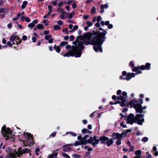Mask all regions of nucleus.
Returning a JSON list of instances; mask_svg holds the SVG:
<instances>
[{
  "mask_svg": "<svg viewBox=\"0 0 158 158\" xmlns=\"http://www.w3.org/2000/svg\"><path fill=\"white\" fill-rule=\"evenodd\" d=\"M57 23L58 24L61 25L63 24V22L61 20H59L57 22Z\"/></svg>",
  "mask_w": 158,
  "mask_h": 158,
  "instance_id": "c03bdc74",
  "label": "nucleus"
},
{
  "mask_svg": "<svg viewBox=\"0 0 158 158\" xmlns=\"http://www.w3.org/2000/svg\"><path fill=\"white\" fill-rule=\"evenodd\" d=\"M122 95L125 97H126V95H127V93L125 92H123L122 93Z\"/></svg>",
  "mask_w": 158,
  "mask_h": 158,
  "instance_id": "3c124183",
  "label": "nucleus"
},
{
  "mask_svg": "<svg viewBox=\"0 0 158 158\" xmlns=\"http://www.w3.org/2000/svg\"><path fill=\"white\" fill-rule=\"evenodd\" d=\"M74 36H72V35H71L70 36V38H69L70 40H71V41H72L73 40H74Z\"/></svg>",
  "mask_w": 158,
  "mask_h": 158,
  "instance_id": "8fccbe9b",
  "label": "nucleus"
},
{
  "mask_svg": "<svg viewBox=\"0 0 158 158\" xmlns=\"http://www.w3.org/2000/svg\"><path fill=\"white\" fill-rule=\"evenodd\" d=\"M96 138L97 137L96 136H94V141L92 143V145L94 146L98 144L99 141H101V143L105 144L106 143L105 142V141L108 140L109 139L108 137L105 136L101 137L98 139H96Z\"/></svg>",
  "mask_w": 158,
  "mask_h": 158,
  "instance_id": "20e7f679",
  "label": "nucleus"
},
{
  "mask_svg": "<svg viewBox=\"0 0 158 158\" xmlns=\"http://www.w3.org/2000/svg\"><path fill=\"white\" fill-rule=\"evenodd\" d=\"M7 44L10 47H12V44H11L10 42V41H8L7 42Z\"/></svg>",
  "mask_w": 158,
  "mask_h": 158,
  "instance_id": "e2e57ef3",
  "label": "nucleus"
},
{
  "mask_svg": "<svg viewBox=\"0 0 158 158\" xmlns=\"http://www.w3.org/2000/svg\"><path fill=\"white\" fill-rule=\"evenodd\" d=\"M72 156L73 157L75 158H79L80 157L81 155L79 154H73L72 155Z\"/></svg>",
  "mask_w": 158,
  "mask_h": 158,
  "instance_id": "7c9ffc66",
  "label": "nucleus"
},
{
  "mask_svg": "<svg viewBox=\"0 0 158 158\" xmlns=\"http://www.w3.org/2000/svg\"><path fill=\"white\" fill-rule=\"evenodd\" d=\"M81 143H80V142L77 141L74 144V146H76L77 145H81Z\"/></svg>",
  "mask_w": 158,
  "mask_h": 158,
  "instance_id": "f704fd0d",
  "label": "nucleus"
},
{
  "mask_svg": "<svg viewBox=\"0 0 158 158\" xmlns=\"http://www.w3.org/2000/svg\"><path fill=\"white\" fill-rule=\"evenodd\" d=\"M108 7V6L107 4H105L104 5H100V7L101 9H104V8H107Z\"/></svg>",
  "mask_w": 158,
  "mask_h": 158,
  "instance_id": "4be33fe9",
  "label": "nucleus"
},
{
  "mask_svg": "<svg viewBox=\"0 0 158 158\" xmlns=\"http://www.w3.org/2000/svg\"><path fill=\"white\" fill-rule=\"evenodd\" d=\"M102 19V18H101V16L100 15H99L98 16V17H97V21L98 22H99Z\"/></svg>",
  "mask_w": 158,
  "mask_h": 158,
  "instance_id": "4c0bfd02",
  "label": "nucleus"
},
{
  "mask_svg": "<svg viewBox=\"0 0 158 158\" xmlns=\"http://www.w3.org/2000/svg\"><path fill=\"white\" fill-rule=\"evenodd\" d=\"M136 110V113L138 112L141 113L143 112L142 109V106L139 103H137L134 107Z\"/></svg>",
  "mask_w": 158,
  "mask_h": 158,
  "instance_id": "9b49d317",
  "label": "nucleus"
},
{
  "mask_svg": "<svg viewBox=\"0 0 158 158\" xmlns=\"http://www.w3.org/2000/svg\"><path fill=\"white\" fill-rule=\"evenodd\" d=\"M88 131V129H83L82 130V132L83 134L87 132V131Z\"/></svg>",
  "mask_w": 158,
  "mask_h": 158,
  "instance_id": "c9c22d12",
  "label": "nucleus"
},
{
  "mask_svg": "<svg viewBox=\"0 0 158 158\" xmlns=\"http://www.w3.org/2000/svg\"><path fill=\"white\" fill-rule=\"evenodd\" d=\"M96 12V8L95 7L93 6L92 7L91 10V13L92 14H94Z\"/></svg>",
  "mask_w": 158,
  "mask_h": 158,
  "instance_id": "bb28decb",
  "label": "nucleus"
},
{
  "mask_svg": "<svg viewBox=\"0 0 158 158\" xmlns=\"http://www.w3.org/2000/svg\"><path fill=\"white\" fill-rule=\"evenodd\" d=\"M27 4V2L26 1L23 2V4L22 5V9H24L25 8Z\"/></svg>",
  "mask_w": 158,
  "mask_h": 158,
  "instance_id": "a878e982",
  "label": "nucleus"
},
{
  "mask_svg": "<svg viewBox=\"0 0 158 158\" xmlns=\"http://www.w3.org/2000/svg\"><path fill=\"white\" fill-rule=\"evenodd\" d=\"M30 152V149L27 148H25L23 150H21V148H20L18 149V151L16 152V154L17 156L20 157L21 155H22L23 154H25L27 153H29Z\"/></svg>",
  "mask_w": 158,
  "mask_h": 158,
  "instance_id": "0eeeda50",
  "label": "nucleus"
},
{
  "mask_svg": "<svg viewBox=\"0 0 158 158\" xmlns=\"http://www.w3.org/2000/svg\"><path fill=\"white\" fill-rule=\"evenodd\" d=\"M52 35H46L45 36V39L48 40V43H52L53 42V39L52 38Z\"/></svg>",
  "mask_w": 158,
  "mask_h": 158,
  "instance_id": "f8f14e48",
  "label": "nucleus"
},
{
  "mask_svg": "<svg viewBox=\"0 0 158 158\" xmlns=\"http://www.w3.org/2000/svg\"><path fill=\"white\" fill-rule=\"evenodd\" d=\"M121 92L122 91L120 90H118L117 92V95H119L121 94Z\"/></svg>",
  "mask_w": 158,
  "mask_h": 158,
  "instance_id": "680f3d73",
  "label": "nucleus"
},
{
  "mask_svg": "<svg viewBox=\"0 0 158 158\" xmlns=\"http://www.w3.org/2000/svg\"><path fill=\"white\" fill-rule=\"evenodd\" d=\"M16 38V36L15 35H12L10 38V40L12 41H14L15 39Z\"/></svg>",
  "mask_w": 158,
  "mask_h": 158,
  "instance_id": "6ab92c4d",
  "label": "nucleus"
},
{
  "mask_svg": "<svg viewBox=\"0 0 158 158\" xmlns=\"http://www.w3.org/2000/svg\"><path fill=\"white\" fill-rule=\"evenodd\" d=\"M134 147L133 146H131L130 147V151L129 152H130L131 151H134Z\"/></svg>",
  "mask_w": 158,
  "mask_h": 158,
  "instance_id": "864d4df0",
  "label": "nucleus"
},
{
  "mask_svg": "<svg viewBox=\"0 0 158 158\" xmlns=\"http://www.w3.org/2000/svg\"><path fill=\"white\" fill-rule=\"evenodd\" d=\"M37 23L38 20L37 19L33 21L32 23L29 24L28 26L29 27L32 28V27H34L35 25L37 24Z\"/></svg>",
  "mask_w": 158,
  "mask_h": 158,
  "instance_id": "ddd939ff",
  "label": "nucleus"
},
{
  "mask_svg": "<svg viewBox=\"0 0 158 158\" xmlns=\"http://www.w3.org/2000/svg\"><path fill=\"white\" fill-rule=\"evenodd\" d=\"M113 25L112 24H109L108 25V27L109 29H111L112 28H113Z\"/></svg>",
  "mask_w": 158,
  "mask_h": 158,
  "instance_id": "052dcab7",
  "label": "nucleus"
},
{
  "mask_svg": "<svg viewBox=\"0 0 158 158\" xmlns=\"http://www.w3.org/2000/svg\"><path fill=\"white\" fill-rule=\"evenodd\" d=\"M123 135L124 133L120 134L118 133H115V132L113 133L112 134L113 139H123Z\"/></svg>",
  "mask_w": 158,
  "mask_h": 158,
  "instance_id": "9d476101",
  "label": "nucleus"
},
{
  "mask_svg": "<svg viewBox=\"0 0 158 158\" xmlns=\"http://www.w3.org/2000/svg\"><path fill=\"white\" fill-rule=\"evenodd\" d=\"M37 28L39 29H43L44 28L42 24H39L37 26Z\"/></svg>",
  "mask_w": 158,
  "mask_h": 158,
  "instance_id": "393cba45",
  "label": "nucleus"
},
{
  "mask_svg": "<svg viewBox=\"0 0 158 158\" xmlns=\"http://www.w3.org/2000/svg\"><path fill=\"white\" fill-rule=\"evenodd\" d=\"M131 131V130L128 129L126 131V132L125 133H124V134H125V136H126L127 133L130 132Z\"/></svg>",
  "mask_w": 158,
  "mask_h": 158,
  "instance_id": "09e8293b",
  "label": "nucleus"
},
{
  "mask_svg": "<svg viewBox=\"0 0 158 158\" xmlns=\"http://www.w3.org/2000/svg\"><path fill=\"white\" fill-rule=\"evenodd\" d=\"M62 31L63 32H65L68 34V29L67 28H65V29H63Z\"/></svg>",
  "mask_w": 158,
  "mask_h": 158,
  "instance_id": "79ce46f5",
  "label": "nucleus"
},
{
  "mask_svg": "<svg viewBox=\"0 0 158 158\" xmlns=\"http://www.w3.org/2000/svg\"><path fill=\"white\" fill-rule=\"evenodd\" d=\"M54 48L56 50V52L58 53L60 51V48L59 46L56 47V45H55L54 47Z\"/></svg>",
  "mask_w": 158,
  "mask_h": 158,
  "instance_id": "b1692460",
  "label": "nucleus"
},
{
  "mask_svg": "<svg viewBox=\"0 0 158 158\" xmlns=\"http://www.w3.org/2000/svg\"><path fill=\"white\" fill-rule=\"evenodd\" d=\"M54 155L53 154H51L49 156L48 158H54Z\"/></svg>",
  "mask_w": 158,
  "mask_h": 158,
  "instance_id": "bf43d9fd",
  "label": "nucleus"
},
{
  "mask_svg": "<svg viewBox=\"0 0 158 158\" xmlns=\"http://www.w3.org/2000/svg\"><path fill=\"white\" fill-rule=\"evenodd\" d=\"M151 64L149 63H147L145 65H142L140 66H138L133 68L132 70L133 72H136V73H135V75L137 73H141L142 72L140 70H144L145 69L149 70L150 69Z\"/></svg>",
  "mask_w": 158,
  "mask_h": 158,
  "instance_id": "7ed1b4c3",
  "label": "nucleus"
},
{
  "mask_svg": "<svg viewBox=\"0 0 158 158\" xmlns=\"http://www.w3.org/2000/svg\"><path fill=\"white\" fill-rule=\"evenodd\" d=\"M126 97H124L123 96L121 95L118 96L117 97V99L118 100H120L122 101V102H125L126 101Z\"/></svg>",
  "mask_w": 158,
  "mask_h": 158,
  "instance_id": "dca6fc26",
  "label": "nucleus"
},
{
  "mask_svg": "<svg viewBox=\"0 0 158 158\" xmlns=\"http://www.w3.org/2000/svg\"><path fill=\"white\" fill-rule=\"evenodd\" d=\"M151 155L150 154L148 153L146 155L147 158H151Z\"/></svg>",
  "mask_w": 158,
  "mask_h": 158,
  "instance_id": "6e6d98bb",
  "label": "nucleus"
},
{
  "mask_svg": "<svg viewBox=\"0 0 158 158\" xmlns=\"http://www.w3.org/2000/svg\"><path fill=\"white\" fill-rule=\"evenodd\" d=\"M73 43L74 45L72 46L69 45L66 46V49L70 50L63 55L64 57L74 56L75 57H79L81 56L82 50L84 48L83 45L84 44H85L83 35L81 38H77Z\"/></svg>",
  "mask_w": 158,
  "mask_h": 158,
  "instance_id": "f03ea898",
  "label": "nucleus"
},
{
  "mask_svg": "<svg viewBox=\"0 0 158 158\" xmlns=\"http://www.w3.org/2000/svg\"><path fill=\"white\" fill-rule=\"evenodd\" d=\"M148 139L147 137H144L142 139V141L143 142H146L148 141Z\"/></svg>",
  "mask_w": 158,
  "mask_h": 158,
  "instance_id": "72a5a7b5",
  "label": "nucleus"
},
{
  "mask_svg": "<svg viewBox=\"0 0 158 158\" xmlns=\"http://www.w3.org/2000/svg\"><path fill=\"white\" fill-rule=\"evenodd\" d=\"M86 24L87 25H88V27L91 26L93 24L91 22H90L89 21H87L86 23Z\"/></svg>",
  "mask_w": 158,
  "mask_h": 158,
  "instance_id": "473e14b6",
  "label": "nucleus"
},
{
  "mask_svg": "<svg viewBox=\"0 0 158 158\" xmlns=\"http://www.w3.org/2000/svg\"><path fill=\"white\" fill-rule=\"evenodd\" d=\"M25 20L27 22L29 23L30 21V19L27 17H26Z\"/></svg>",
  "mask_w": 158,
  "mask_h": 158,
  "instance_id": "ea45409f",
  "label": "nucleus"
},
{
  "mask_svg": "<svg viewBox=\"0 0 158 158\" xmlns=\"http://www.w3.org/2000/svg\"><path fill=\"white\" fill-rule=\"evenodd\" d=\"M73 17V15H72V13H70L69 14L68 17H69V19H71V18H72Z\"/></svg>",
  "mask_w": 158,
  "mask_h": 158,
  "instance_id": "774afa93",
  "label": "nucleus"
},
{
  "mask_svg": "<svg viewBox=\"0 0 158 158\" xmlns=\"http://www.w3.org/2000/svg\"><path fill=\"white\" fill-rule=\"evenodd\" d=\"M65 14V12L64 11H63L61 12L60 17V19H65V18L64 16V15Z\"/></svg>",
  "mask_w": 158,
  "mask_h": 158,
  "instance_id": "412c9836",
  "label": "nucleus"
},
{
  "mask_svg": "<svg viewBox=\"0 0 158 158\" xmlns=\"http://www.w3.org/2000/svg\"><path fill=\"white\" fill-rule=\"evenodd\" d=\"M69 134L71 135H72V136H77V134L76 133H73V132H67L66 133V134Z\"/></svg>",
  "mask_w": 158,
  "mask_h": 158,
  "instance_id": "c756f323",
  "label": "nucleus"
},
{
  "mask_svg": "<svg viewBox=\"0 0 158 158\" xmlns=\"http://www.w3.org/2000/svg\"><path fill=\"white\" fill-rule=\"evenodd\" d=\"M113 143V139H109L106 142V144L108 146H110L112 145Z\"/></svg>",
  "mask_w": 158,
  "mask_h": 158,
  "instance_id": "f3484780",
  "label": "nucleus"
},
{
  "mask_svg": "<svg viewBox=\"0 0 158 158\" xmlns=\"http://www.w3.org/2000/svg\"><path fill=\"white\" fill-rule=\"evenodd\" d=\"M129 65L131 68H133L134 66V64L133 62L131 61L129 63Z\"/></svg>",
  "mask_w": 158,
  "mask_h": 158,
  "instance_id": "a19ab883",
  "label": "nucleus"
},
{
  "mask_svg": "<svg viewBox=\"0 0 158 158\" xmlns=\"http://www.w3.org/2000/svg\"><path fill=\"white\" fill-rule=\"evenodd\" d=\"M89 16L88 15H83V18L85 20L88 19L89 18Z\"/></svg>",
  "mask_w": 158,
  "mask_h": 158,
  "instance_id": "a18cd8bd",
  "label": "nucleus"
},
{
  "mask_svg": "<svg viewBox=\"0 0 158 158\" xmlns=\"http://www.w3.org/2000/svg\"><path fill=\"white\" fill-rule=\"evenodd\" d=\"M27 36L26 35H24L22 37V39L24 40H27Z\"/></svg>",
  "mask_w": 158,
  "mask_h": 158,
  "instance_id": "4d7b16f0",
  "label": "nucleus"
},
{
  "mask_svg": "<svg viewBox=\"0 0 158 158\" xmlns=\"http://www.w3.org/2000/svg\"><path fill=\"white\" fill-rule=\"evenodd\" d=\"M56 135V132H54L53 133H51V134L50 135V136L52 137H54Z\"/></svg>",
  "mask_w": 158,
  "mask_h": 158,
  "instance_id": "58836bf2",
  "label": "nucleus"
},
{
  "mask_svg": "<svg viewBox=\"0 0 158 158\" xmlns=\"http://www.w3.org/2000/svg\"><path fill=\"white\" fill-rule=\"evenodd\" d=\"M78 26H77L75 25L73 28V30L75 31V30H77L78 29Z\"/></svg>",
  "mask_w": 158,
  "mask_h": 158,
  "instance_id": "49530a36",
  "label": "nucleus"
},
{
  "mask_svg": "<svg viewBox=\"0 0 158 158\" xmlns=\"http://www.w3.org/2000/svg\"><path fill=\"white\" fill-rule=\"evenodd\" d=\"M89 137L88 135H86L84 137H82V139L81 140V144H86L87 143H92L94 142V137H90L89 138V139L86 140V139Z\"/></svg>",
  "mask_w": 158,
  "mask_h": 158,
  "instance_id": "423d86ee",
  "label": "nucleus"
},
{
  "mask_svg": "<svg viewBox=\"0 0 158 158\" xmlns=\"http://www.w3.org/2000/svg\"><path fill=\"white\" fill-rule=\"evenodd\" d=\"M62 156L65 158H70L69 156L66 153L64 152H62L61 153Z\"/></svg>",
  "mask_w": 158,
  "mask_h": 158,
  "instance_id": "aec40b11",
  "label": "nucleus"
},
{
  "mask_svg": "<svg viewBox=\"0 0 158 158\" xmlns=\"http://www.w3.org/2000/svg\"><path fill=\"white\" fill-rule=\"evenodd\" d=\"M49 32L48 31L46 30L44 31V33L45 35H47L49 34Z\"/></svg>",
  "mask_w": 158,
  "mask_h": 158,
  "instance_id": "0e129e2a",
  "label": "nucleus"
},
{
  "mask_svg": "<svg viewBox=\"0 0 158 158\" xmlns=\"http://www.w3.org/2000/svg\"><path fill=\"white\" fill-rule=\"evenodd\" d=\"M137 102H138L135 99H134L129 102V104L134 107L137 104Z\"/></svg>",
  "mask_w": 158,
  "mask_h": 158,
  "instance_id": "2eb2a0df",
  "label": "nucleus"
},
{
  "mask_svg": "<svg viewBox=\"0 0 158 158\" xmlns=\"http://www.w3.org/2000/svg\"><path fill=\"white\" fill-rule=\"evenodd\" d=\"M106 31H104V32L98 33L96 32V35L94 36L91 40V35L90 34L86 33L83 35L85 44L88 45L89 44L93 45L94 50L96 52L99 51L102 52L101 45L102 44L105 38V35Z\"/></svg>",
  "mask_w": 158,
  "mask_h": 158,
  "instance_id": "f257e3e1",
  "label": "nucleus"
},
{
  "mask_svg": "<svg viewBox=\"0 0 158 158\" xmlns=\"http://www.w3.org/2000/svg\"><path fill=\"white\" fill-rule=\"evenodd\" d=\"M77 6L76 4H75V3H73L72 7L73 9L75 8H76L77 7Z\"/></svg>",
  "mask_w": 158,
  "mask_h": 158,
  "instance_id": "37998d69",
  "label": "nucleus"
},
{
  "mask_svg": "<svg viewBox=\"0 0 158 158\" xmlns=\"http://www.w3.org/2000/svg\"><path fill=\"white\" fill-rule=\"evenodd\" d=\"M36 38L35 37H33L32 38V40L33 42H35L36 41Z\"/></svg>",
  "mask_w": 158,
  "mask_h": 158,
  "instance_id": "13d9d810",
  "label": "nucleus"
},
{
  "mask_svg": "<svg viewBox=\"0 0 158 158\" xmlns=\"http://www.w3.org/2000/svg\"><path fill=\"white\" fill-rule=\"evenodd\" d=\"M26 17H25L24 16H22L21 17L20 19L22 21H23L25 19Z\"/></svg>",
  "mask_w": 158,
  "mask_h": 158,
  "instance_id": "603ef678",
  "label": "nucleus"
},
{
  "mask_svg": "<svg viewBox=\"0 0 158 158\" xmlns=\"http://www.w3.org/2000/svg\"><path fill=\"white\" fill-rule=\"evenodd\" d=\"M72 150L71 148L69 147H67L66 148H64L63 149V150L64 152H67L68 151H69Z\"/></svg>",
  "mask_w": 158,
  "mask_h": 158,
  "instance_id": "cd10ccee",
  "label": "nucleus"
},
{
  "mask_svg": "<svg viewBox=\"0 0 158 158\" xmlns=\"http://www.w3.org/2000/svg\"><path fill=\"white\" fill-rule=\"evenodd\" d=\"M68 44V42L67 41L61 42L60 44V45L62 46H63L64 45L67 44Z\"/></svg>",
  "mask_w": 158,
  "mask_h": 158,
  "instance_id": "c85d7f7f",
  "label": "nucleus"
},
{
  "mask_svg": "<svg viewBox=\"0 0 158 158\" xmlns=\"http://www.w3.org/2000/svg\"><path fill=\"white\" fill-rule=\"evenodd\" d=\"M125 102H122V103L121 104V106L122 107H123L125 106Z\"/></svg>",
  "mask_w": 158,
  "mask_h": 158,
  "instance_id": "338daca9",
  "label": "nucleus"
},
{
  "mask_svg": "<svg viewBox=\"0 0 158 158\" xmlns=\"http://www.w3.org/2000/svg\"><path fill=\"white\" fill-rule=\"evenodd\" d=\"M127 123L131 124H132L135 123V116L132 114H130L128 115L127 118Z\"/></svg>",
  "mask_w": 158,
  "mask_h": 158,
  "instance_id": "6e6552de",
  "label": "nucleus"
},
{
  "mask_svg": "<svg viewBox=\"0 0 158 158\" xmlns=\"http://www.w3.org/2000/svg\"><path fill=\"white\" fill-rule=\"evenodd\" d=\"M142 152L139 150H138L137 151L135 152V153L137 156H140V155L141 154Z\"/></svg>",
  "mask_w": 158,
  "mask_h": 158,
  "instance_id": "5701e85b",
  "label": "nucleus"
},
{
  "mask_svg": "<svg viewBox=\"0 0 158 158\" xmlns=\"http://www.w3.org/2000/svg\"><path fill=\"white\" fill-rule=\"evenodd\" d=\"M144 115L142 114H138L135 116V123H137L138 125H142L144 120L143 118Z\"/></svg>",
  "mask_w": 158,
  "mask_h": 158,
  "instance_id": "39448f33",
  "label": "nucleus"
},
{
  "mask_svg": "<svg viewBox=\"0 0 158 158\" xmlns=\"http://www.w3.org/2000/svg\"><path fill=\"white\" fill-rule=\"evenodd\" d=\"M112 99L113 100H116L117 99V97L116 96L114 95L112 96Z\"/></svg>",
  "mask_w": 158,
  "mask_h": 158,
  "instance_id": "69168bd1",
  "label": "nucleus"
},
{
  "mask_svg": "<svg viewBox=\"0 0 158 158\" xmlns=\"http://www.w3.org/2000/svg\"><path fill=\"white\" fill-rule=\"evenodd\" d=\"M135 75V74L134 73H128L127 76V78H126V79L129 80L132 77H134Z\"/></svg>",
  "mask_w": 158,
  "mask_h": 158,
  "instance_id": "4468645a",
  "label": "nucleus"
},
{
  "mask_svg": "<svg viewBox=\"0 0 158 158\" xmlns=\"http://www.w3.org/2000/svg\"><path fill=\"white\" fill-rule=\"evenodd\" d=\"M121 139H118V140L117 141L116 144L117 145H120L121 144Z\"/></svg>",
  "mask_w": 158,
  "mask_h": 158,
  "instance_id": "e433bc0d",
  "label": "nucleus"
},
{
  "mask_svg": "<svg viewBox=\"0 0 158 158\" xmlns=\"http://www.w3.org/2000/svg\"><path fill=\"white\" fill-rule=\"evenodd\" d=\"M77 139L80 140V143H81V140L82 139V137L81 136H78L77 137Z\"/></svg>",
  "mask_w": 158,
  "mask_h": 158,
  "instance_id": "de8ad7c7",
  "label": "nucleus"
},
{
  "mask_svg": "<svg viewBox=\"0 0 158 158\" xmlns=\"http://www.w3.org/2000/svg\"><path fill=\"white\" fill-rule=\"evenodd\" d=\"M16 156V155L12 153H8L6 156V158H15Z\"/></svg>",
  "mask_w": 158,
  "mask_h": 158,
  "instance_id": "a211bd4d",
  "label": "nucleus"
},
{
  "mask_svg": "<svg viewBox=\"0 0 158 158\" xmlns=\"http://www.w3.org/2000/svg\"><path fill=\"white\" fill-rule=\"evenodd\" d=\"M2 134L4 136L8 137V135L10 133V129L6 128L5 126H3L2 128Z\"/></svg>",
  "mask_w": 158,
  "mask_h": 158,
  "instance_id": "1a4fd4ad",
  "label": "nucleus"
},
{
  "mask_svg": "<svg viewBox=\"0 0 158 158\" xmlns=\"http://www.w3.org/2000/svg\"><path fill=\"white\" fill-rule=\"evenodd\" d=\"M60 27L57 25H55L54 26L53 28L54 30H59L60 29Z\"/></svg>",
  "mask_w": 158,
  "mask_h": 158,
  "instance_id": "2f4dec72",
  "label": "nucleus"
},
{
  "mask_svg": "<svg viewBox=\"0 0 158 158\" xmlns=\"http://www.w3.org/2000/svg\"><path fill=\"white\" fill-rule=\"evenodd\" d=\"M100 24L98 22L96 23L95 24V26L97 27H100Z\"/></svg>",
  "mask_w": 158,
  "mask_h": 158,
  "instance_id": "5fc2aeb1",
  "label": "nucleus"
}]
</instances>
